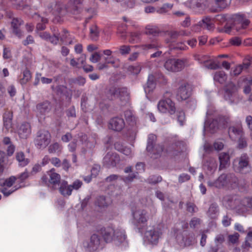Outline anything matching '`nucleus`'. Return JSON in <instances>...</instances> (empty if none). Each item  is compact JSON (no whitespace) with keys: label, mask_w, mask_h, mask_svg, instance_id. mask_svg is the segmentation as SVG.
Returning a JSON list of instances; mask_svg holds the SVG:
<instances>
[{"label":"nucleus","mask_w":252,"mask_h":252,"mask_svg":"<svg viewBox=\"0 0 252 252\" xmlns=\"http://www.w3.org/2000/svg\"><path fill=\"white\" fill-rule=\"evenodd\" d=\"M100 232L106 243L113 241L117 245L121 244L126 245L127 243L125 231L122 228L115 229L112 227H102Z\"/></svg>","instance_id":"1"},{"label":"nucleus","mask_w":252,"mask_h":252,"mask_svg":"<svg viewBox=\"0 0 252 252\" xmlns=\"http://www.w3.org/2000/svg\"><path fill=\"white\" fill-rule=\"evenodd\" d=\"M207 185L210 188L222 189L224 187L237 188L239 185V180L232 173L222 174L215 181L209 180Z\"/></svg>","instance_id":"2"},{"label":"nucleus","mask_w":252,"mask_h":252,"mask_svg":"<svg viewBox=\"0 0 252 252\" xmlns=\"http://www.w3.org/2000/svg\"><path fill=\"white\" fill-rule=\"evenodd\" d=\"M229 122L230 119L228 116H220L213 119L211 123L206 121L204 123V129L211 133H214L219 129L226 126Z\"/></svg>","instance_id":"3"},{"label":"nucleus","mask_w":252,"mask_h":252,"mask_svg":"<svg viewBox=\"0 0 252 252\" xmlns=\"http://www.w3.org/2000/svg\"><path fill=\"white\" fill-rule=\"evenodd\" d=\"M132 223L138 228L145 224L149 220L147 211L141 208H135L131 211Z\"/></svg>","instance_id":"4"},{"label":"nucleus","mask_w":252,"mask_h":252,"mask_svg":"<svg viewBox=\"0 0 252 252\" xmlns=\"http://www.w3.org/2000/svg\"><path fill=\"white\" fill-rule=\"evenodd\" d=\"M171 95L170 92H166L163 95L164 99L160 100L158 104V108L159 112L163 113H168L170 115L174 114L176 111L175 103L169 97Z\"/></svg>","instance_id":"5"},{"label":"nucleus","mask_w":252,"mask_h":252,"mask_svg":"<svg viewBox=\"0 0 252 252\" xmlns=\"http://www.w3.org/2000/svg\"><path fill=\"white\" fill-rule=\"evenodd\" d=\"M51 136L50 132L45 129L39 130L34 140V143L38 149H44L51 142Z\"/></svg>","instance_id":"6"},{"label":"nucleus","mask_w":252,"mask_h":252,"mask_svg":"<svg viewBox=\"0 0 252 252\" xmlns=\"http://www.w3.org/2000/svg\"><path fill=\"white\" fill-rule=\"evenodd\" d=\"M235 170L241 174H247L251 170L249 158L246 154H243L235 159L233 162Z\"/></svg>","instance_id":"7"},{"label":"nucleus","mask_w":252,"mask_h":252,"mask_svg":"<svg viewBox=\"0 0 252 252\" xmlns=\"http://www.w3.org/2000/svg\"><path fill=\"white\" fill-rule=\"evenodd\" d=\"M157 139V137L153 134L149 135L147 142V150L151 156L157 158L160 156L163 151V146L160 144H155V142Z\"/></svg>","instance_id":"8"},{"label":"nucleus","mask_w":252,"mask_h":252,"mask_svg":"<svg viewBox=\"0 0 252 252\" xmlns=\"http://www.w3.org/2000/svg\"><path fill=\"white\" fill-rule=\"evenodd\" d=\"M100 231V229L91 236L89 241L84 242L83 246L86 251L90 252H95L101 248L102 241L100 236H102Z\"/></svg>","instance_id":"9"},{"label":"nucleus","mask_w":252,"mask_h":252,"mask_svg":"<svg viewBox=\"0 0 252 252\" xmlns=\"http://www.w3.org/2000/svg\"><path fill=\"white\" fill-rule=\"evenodd\" d=\"M233 27L234 30L240 33H243V30L247 28L250 23V20L243 14L238 13L234 15Z\"/></svg>","instance_id":"10"},{"label":"nucleus","mask_w":252,"mask_h":252,"mask_svg":"<svg viewBox=\"0 0 252 252\" xmlns=\"http://www.w3.org/2000/svg\"><path fill=\"white\" fill-rule=\"evenodd\" d=\"M188 63L187 59L167 60L164 63V67L172 72L179 71L182 70Z\"/></svg>","instance_id":"11"},{"label":"nucleus","mask_w":252,"mask_h":252,"mask_svg":"<svg viewBox=\"0 0 252 252\" xmlns=\"http://www.w3.org/2000/svg\"><path fill=\"white\" fill-rule=\"evenodd\" d=\"M43 184L47 185L51 184L53 186L59 185L61 181L60 175L54 171L52 169L47 172V174L43 175L41 178Z\"/></svg>","instance_id":"12"},{"label":"nucleus","mask_w":252,"mask_h":252,"mask_svg":"<svg viewBox=\"0 0 252 252\" xmlns=\"http://www.w3.org/2000/svg\"><path fill=\"white\" fill-rule=\"evenodd\" d=\"M191 91V87L189 83H182L177 91V99L178 101H183L188 99L190 96Z\"/></svg>","instance_id":"13"},{"label":"nucleus","mask_w":252,"mask_h":252,"mask_svg":"<svg viewBox=\"0 0 252 252\" xmlns=\"http://www.w3.org/2000/svg\"><path fill=\"white\" fill-rule=\"evenodd\" d=\"M162 232L161 230L158 227H151L145 232V239L149 243L156 245Z\"/></svg>","instance_id":"14"},{"label":"nucleus","mask_w":252,"mask_h":252,"mask_svg":"<svg viewBox=\"0 0 252 252\" xmlns=\"http://www.w3.org/2000/svg\"><path fill=\"white\" fill-rule=\"evenodd\" d=\"M120 161V157L117 153L109 152L103 158V164L107 167L110 168L116 166Z\"/></svg>","instance_id":"15"},{"label":"nucleus","mask_w":252,"mask_h":252,"mask_svg":"<svg viewBox=\"0 0 252 252\" xmlns=\"http://www.w3.org/2000/svg\"><path fill=\"white\" fill-rule=\"evenodd\" d=\"M224 90L225 99L232 103L234 101V97L238 90V87L231 82L225 86Z\"/></svg>","instance_id":"16"},{"label":"nucleus","mask_w":252,"mask_h":252,"mask_svg":"<svg viewBox=\"0 0 252 252\" xmlns=\"http://www.w3.org/2000/svg\"><path fill=\"white\" fill-rule=\"evenodd\" d=\"M125 126L124 119L119 117L112 118L109 123V127L117 131H121Z\"/></svg>","instance_id":"17"},{"label":"nucleus","mask_w":252,"mask_h":252,"mask_svg":"<svg viewBox=\"0 0 252 252\" xmlns=\"http://www.w3.org/2000/svg\"><path fill=\"white\" fill-rule=\"evenodd\" d=\"M129 92L126 87L118 88L117 98L119 99V104L121 106L126 105L129 99Z\"/></svg>","instance_id":"18"},{"label":"nucleus","mask_w":252,"mask_h":252,"mask_svg":"<svg viewBox=\"0 0 252 252\" xmlns=\"http://www.w3.org/2000/svg\"><path fill=\"white\" fill-rule=\"evenodd\" d=\"M228 132L230 138L234 141L244 135L243 129L241 126L229 127Z\"/></svg>","instance_id":"19"},{"label":"nucleus","mask_w":252,"mask_h":252,"mask_svg":"<svg viewBox=\"0 0 252 252\" xmlns=\"http://www.w3.org/2000/svg\"><path fill=\"white\" fill-rule=\"evenodd\" d=\"M37 113L40 115L48 113L52 108L51 103L48 100L38 103L36 106Z\"/></svg>","instance_id":"20"},{"label":"nucleus","mask_w":252,"mask_h":252,"mask_svg":"<svg viewBox=\"0 0 252 252\" xmlns=\"http://www.w3.org/2000/svg\"><path fill=\"white\" fill-rule=\"evenodd\" d=\"M49 11L52 12L53 14L63 16L64 15L67 8L60 2H56L52 4L48 8Z\"/></svg>","instance_id":"21"},{"label":"nucleus","mask_w":252,"mask_h":252,"mask_svg":"<svg viewBox=\"0 0 252 252\" xmlns=\"http://www.w3.org/2000/svg\"><path fill=\"white\" fill-rule=\"evenodd\" d=\"M240 197L237 195L227 196L224 198V204L225 206L229 209L234 211L236 205L239 203Z\"/></svg>","instance_id":"22"},{"label":"nucleus","mask_w":252,"mask_h":252,"mask_svg":"<svg viewBox=\"0 0 252 252\" xmlns=\"http://www.w3.org/2000/svg\"><path fill=\"white\" fill-rule=\"evenodd\" d=\"M250 60H245L242 64H239L232 68L230 73L231 76H238L243 70H247L250 65Z\"/></svg>","instance_id":"23"},{"label":"nucleus","mask_w":252,"mask_h":252,"mask_svg":"<svg viewBox=\"0 0 252 252\" xmlns=\"http://www.w3.org/2000/svg\"><path fill=\"white\" fill-rule=\"evenodd\" d=\"M23 24V21L18 18H13L11 22V26L13 28V32L18 37L21 38L23 34L19 27Z\"/></svg>","instance_id":"24"},{"label":"nucleus","mask_w":252,"mask_h":252,"mask_svg":"<svg viewBox=\"0 0 252 252\" xmlns=\"http://www.w3.org/2000/svg\"><path fill=\"white\" fill-rule=\"evenodd\" d=\"M18 132L20 138H27L31 133L30 125L27 123L22 124L18 129Z\"/></svg>","instance_id":"25"},{"label":"nucleus","mask_w":252,"mask_h":252,"mask_svg":"<svg viewBox=\"0 0 252 252\" xmlns=\"http://www.w3.org/2000/svg\"><path fill=\"white\" fill-rule=\"evenodd\" d=\"M220 213L219 206L217 203H213L210 206L206 212L207 216L212 219H216Z\"/></svg>","instance_id":"26"},{"label":"nucleus","mask_w":252,"mask_h":252,"mask_svg":"<svg viewBox=\"0 0 252 252\" xmlns=\"http://www.w3.org/2000/svg\"><path fill=\"white\" fill-rule=\"evenodd\" d=\"M217 163L215 159L209 158L204 164V169L210 174L213 173L216 170Z\"/></svg>","instance_id":"27"},{"label":"nucleus","mask_w":252,"mask_h":252,"mask_svg":"<svg viewBox=\"0 0 252 252\" xmlns=\"http://www.w3.org/2000/svg\"><path fill=\"white\" fill-rule=\"evenodd\" d=\"M214 2L217 7L220 9H224L227 7L231 2V0H212V1H207L205 3V6H210Z\"/></svg>","instance_id":"28"},{"label":"nucleus","mask_w":252,"mask_h":252,"mask_svg":"<svg viewBox=\"0 0 252 252\" xmlns=\"http://www.w3.org/2000/svg\"><path fill=\"white\" fill-rule=\"evenodd\" d=\"M60 193L64 196H69L71 194L72 187L68 185L67 182L65 181H62L59 188Z\"/></svg>","instance_id":"29"},{"label":"nucleus","mask_w":252,"mask_h":252,"mask_svg":"<svg viewBox=\"0 0 252 252\" xmlns=\"http://www.w3.org/2000/svg\"><path fill=\"white\" fill-rule=\"evenodd\" d=\"M229 155L227 153H221L219 155L220 169L225 168L229 164Z\"/></svg>","instance_id":"30"},{"label":"nucleus","mask_w":252,"mask_h":252,"mask_svg":"<svg viewBox=\"0 0 252 252\" xmlns=\"http://www.w3.org/2000/svg\"><path fill=\"white\" fill-rule=\"evenodd\" d=\"M160 47V44L156 39H153L141 45L143 50H156Z\"/></svg>","instance_id":"31"},{"label":"nucleus","mask_w":252,"mask_h":252,"mask_svg":"<svg viewBox=\"0 0 252 252\" xmlns=\"http://www.w3.org/2000/svg\"><path fill=\"white\" fill-rule=\"evenodd\" d=\"M118 94V88L112 87L105 92V98L109 100H113L117 98Z\"/></svg>","instance_id":"32"},{"label":"nucleus","mask_w":252,"mask_h":252,"mask_svg":"<svg viewBox=\"0 0 252 252\" xmlns=\"http://www.w3.org/2000/svg\"><path fill=\"white\" fill-rule=\"evenodd\" d=\"M12 113L10 111L6 112L3 115V126L7 131L12 127Z\"/></svg>","instance_id":"33"},{"label":"nucleus","mask_w":252,"mask_h":252,"mask_svg":"<svg viewBox=\"0 0 252 252\" xmlns=\"http://www.w3.org/2000/svg\"><path fill=\"white\" fill-rule=\"evenodd\" d=\"M245 200V198L241 199L240 198L239 199V203L236 205V208L234 211L239 214H243L244 213L247 212L248 210L247 207V205L246 203L247 202Z\"/></svg>","instance_id":"34"},{"label":"nucleus","mask_w":252,"mask_h":252,"mask_svg":"<svg viewBox=\"0 0 252 252\" xmlns=\"http://www.w3.org/2000/svg\"><path fill=\"white\" fill-rule=\"evenodd\" d=\"M227 78V74L223 71H219L215 73L214 80L220 84H224Z\"/></svg>","instance_id":"35"},{"label":"nucleus","mask_w":252,"mask_h":252,"mask_svg":"<svg viewBox=\"0 0 252 252\" xmlns=\"http://www.w3.org/2000/svg\"><path fill=\"white\" fill-rule=\"evenodd\" d=\"M111 203L109 197L100 196L97 199L96 204L100 208H104L107 207Z\"/></svg>","instance_id":"36"},{"label":"nucleus","mask_w":252,"mask_h":252,"mask_svg":"<svg viewBox=\"0 0 252 252\" xmlns=\"http://www.w3.org/2000/svg\"><path fill=\"white\" fill-rule=\"evenodd\" d=\"M197 25L203 28H206L208 30H211L213 27V23L210 17H206L198 23Z\"/></svg>","instance_id":"37"},{"label":"nucleus","mask_w":252,"mask_h":252,"mask_svg":"<svg viewBox=\"0 0 252 252\" xmlns=\"http://www.w3.org/2000/svg\"><path fill=\"white\" fill-rule=\"evenodd\" d=\"M155 77L153 75L150 74L149 75L146 87L145 88V91L148 92L152 91L155 88Z\"/></svg>","instance_id":"38"},{"label":"nucleus","mask_w":252,"mask_h":252,"mask_svg":"<svg viewBox=\"0 0 252 252\" xmlns=\"http://www.w3.org/2000/svg\"><path fill=\"white\" fill-rule=\"evenodd\" d=\"M159 30L152 26H147L145 28V33L147 35H152L154 36H158L159 33Z\"/></svg>","instance_id":"39"},{"label":"nucleus","mask_w":252,"mask_h":252,"mask_svg":"<svg viewBox=\"0 0 252 252\" xmlns=\"http://www.w3.org/2000/svg\"><path fill=\"white\" fill-rule=\"evenodd\" d=\"M176 241L181 247L189 246V242L186 239V236L183 234H178L176 236Z\"/></svg>","instance_id":"40"},{"label":"nucleus","mask_w":252,"mask_h":252,"mask_svg":"<svg viewBox=\"0 0 252 252\" xmlns=\"http://www.w3.org/2000/svg\"><path fill=\"white\" fill-rule=\"evenodd\" d=\"M208 60L203 65L205 68L210 69H217L220 67L219 64L212 58L210 57Z\"/></svg>","instance_id":"41"},{"label":"nucleus","mask_w":252,"mask_h":252,"mask_svg":"<svg viewBox=\"0 0 252 252\" xmlns=\"http://www.w3.org/2000/svg\"><path fill=\"white\" fill-rule=\"evenodd\" d=\"M141 33L140 32H134L129 33V42L131 43H138L140 40Z\"/></svg>","instance_id":"42"},{"label":"nucleus","mask_w":252,"mask_h":252,"mask_svg":"<svg viewBox=\"0 0 252 252\" xmlns=\"http://www.w3.org/2000/svg\"><path fill=\"white\" fill-rule=\"evenodd\" d=\"M16 158L21 166H24L29 162L28 159L25 158L24 154L22 152L17 153Z\"/></svg>","instance_id":"43"},{"label":"nucleus","mask_w":252,"mask_h":252,"mask_svg":"<svg viewBox=\"0 0 252 252\" xmlns=\"http://www.w3.org/2000/svg\"><path fill=\"white\" fill-rule=\"evenodd\" d=\"M62 149V146L57 142L51 144L48 147V152L49 153H59Z\"/></svg>","instance_id":"44"},{"label":"nucleus","mask_w":252,"mask_h":252,"mask_svg":"<svg viewBox=\"0 0 252 252\" xmlns=\"http://www.w3.org/2000/svg\"><path fill=\"white\" fill-rule=\"evenodd\" d=\"M115 148L121 152H122L124 155L126 156H129L131 154V150L130 148L125 147H122V146H121L120 144L118 143H115L114 145Z\"/></svg>","instance_id":"45"},{"label":"nucleus","mask_w":252,"mask_h":252,"mask_svg":"<svg viewBox=\"0 0 252 252\" xmlns=\"http://www.w3.org/2000/svg\"><path fill=\"white\" fill-rule=\"evenodd\" d=\"M99 31L96 25H93L90 28V36L92 40L96 41L99 36Z\"/></svg>","instance_id":"46"},{"label":"nucleus","mask_w":252,"mask_h":252,"mask_svg":"<svg viewBox=\"0 0 252 252\" xmlns=\"http://www.w3.org/2000/svg\"><path fill=\"white\" fill-rule=\"evenodd\" d=\"M83 0H69V4L70 5V10L78 11L81 8L80 4Z\"/></svg>","instance_id":"47"},{"label":"nucleus","mask_w":252,"mask_h":252,"mask_svg":"<svg viewBox=\"0 0 252 252\" xmlns=\"http://www.w3.org/2000/svg\"><path fill=\"white\" fill-rule=\"evenodd\" d=\"M126 68L130 74L133 75H137L141 70V67L139 65H129Z\"/></svg>","instance_id":"48"},{"label":"nucleus","mask_w":252,"mask_h":252,"mask_svg":"<svg viewBox=\"0 0 252 252\" xmlns=\"http://www.w3.org/2000/svg\"><path fill=\"white\" fill-rule=\"evenodd\" d=\"M60 33L59 32H54V35L51 36L50 35V37L48 41L54 45H57L60 40Z\"/></svg>","instance_id":"49"},{"label":"nucleus","mask_w":252,"mask_h":252,"mask_svg":"<svg viewBox=\"0 0 252 252\" xmlns=\"http://www.w3.org/2000/svg\"><path fill=\"white\" fill-rule=\"evenodd\" d=\"M162 178L158 175L150 176L147 179V182L151 184H156L161 181Z\"/></svg>","instance_id":"50"},{"label":"nucleus","mask_w":252,"mask_h":252,"mask_svg":"<svg viewBox=\"0 0 252 252\" xmlns=\"http://www.w3.org/2000/svg\"><path fill=\"white\" fill-rule=\"evenodd\" d=\"M240 235L235 232L232 234H230L228 236V242L231 244H234L238 242Z\"/></svg>","instance_id":"51"},{"label":"nucleus","mask_w":252,"mask_h":252,"mask_svg":"<svg viewBox=\"0 0 252 252\" xmlns=\"http://www.w3.org/2000/svg\"><path fill=\"white\" fill-rule=\"evenodd\" d=\"M23 77L21 79V84H26L29 80L31 78V74L30 71L27 69L23 71Z\"/></svg>","instance_id":"52"},{"label":"nucleus","mask_w":252,"mask_h":252,"mask_svg":"<svg viewBox=\"0 0 252 252\" xmlns=\"http://www.w3.org/2000/svg\"><path fill=\"white\" fill-rule=\"evenodd\" d=\"M16 178L14 176H11L10 178L7 179L2 183L3 187L10 188L11 187L14 183L15 182Z\"/></svg>","instance_id":"53"},{"label":"nucleus","mask_w":252,"mask_h":252,"mask_svg":"<svg viewBox=\"0 0 252 252\" xmlns=\"http://www.w3.org/2000/svg\"><path fill=\"white\" fill-rule=\"evenodd\" d=\"M39 19L41 23H37L36 25V30L37 31H42L45 29V24L48 22V20L47 19L43 17H39Z\"/></svg>","instance_id":"54"},{"label":"nucleus","mask_w":252,"mask_h":252,"mask_svg":"<svg viewBox=\"0 0 252 252\" xmlns=\"http://www.w3.org/2000/svg\"><path fill=\"white\" fill-rule=\"evenodd\" d=\"M173 6V4L170 3H165L162 7L158 9L157 12L158 13H164L168 11L169 9H171Z\"/></svg>","instance_id":"55"},{"label":"nucleus","mask_w":252,"mask_h":252,"mask_svg":"<svg viewBox=\"0 0 252 252\" xmlns=\"http://www.w3.org/2000/svg\"><path fill=\"white\" fill-rule=\"evenodd\" d=\"M65 113L68 118H75L76 117V111L74 106H71L67 109Z\"/></svg>","instance_id":"56"},{"label":"nucleus","mask_w":252,"mask_h":252,"mask_svg":"<svg viewBox=\"0 0 252 252\" xmlns=\"http://www.w3.org/2000/svg\"><path fill=\"white\" fill-rule=\"evenodd\" d=\"M124 114L126 119L128 122L134 123L135 119L131 111H126Z\"/></svg>","instance_id":"57"},{"label":"nucleus","mask_w":252,"mask_h":252,"mask_svg":"<svg viewBox=\"0 0 252 252\" xmlns=\"http://www.w3.org/2000/svg\"><path fill=\"white\" fill-rule=\"evenodd\" d=\"M119 51L121 55H126L128 54L130 51V46L128 45H122L120 47Z\"/></svg>","instance_id":"58"},{"label":"nucleus","mask_w":252,"mask_h":252,"mask_svg":"<svg viewBox=\"0 0 252 252\" xmlns=\"http://www.w3.org/2000/svg\"><path fill=\"white\" fill-rule=\"evenodd\" d=\"M137 175L134 172L126 176H124L122 177V180L126 183L131 182L135 178H137Z\"/></svg>","instance_id":"59"},{"label":"nucleus","mask_w":252,"mask_h":252,"mask_svg":"<svg viewBox=\"0 0 252 252\" xmlns=\"http://www.w3.org/2000/svg\"><path fill=\"white\" fill-rule=\"evenodd\" d=\"M168 34L170 37V39H166V41L167 43L173 41L175 39L177 38L179 36L178 31H171L168 32Z\"/></svg>","instance_id":"60"},{"label":"nucleus","mask_w":252,"mask_h":252,"mask_svg":"<svg viewBox=\"0 0 252 252\" xmlns=\"http://www.w3.org/2000/svg\"><path fill=\"white\" fill-rule=\"evenodd\" d=\"M101 55L99 52H94L90 58V61L93 63H96L99 62L101 59Z\"/></svg>","instance_id":"61"},{"label":"nucleus","mask_w":252,"mask_h":252,"mask_svg":"<svg viewBox=\"0 0 252 252\" xmlns=\"http://www.w3.org/2000/svg\"><path fill=\"white\" fill-rule=\"evenodd\" d=\"M187 210L189 213H193L197 211V208L196 205L191 202H188L186 204Z\"/></svg>","instance_id":"62"},{"label":"nucleus","mask_w":252,"mask_h":252,"mask_svg":"<svg viewBox=\"0 0 252 252\" xmlns=\"http://www.w3.org/2000/svg\"><path fill=\"white\" fill-rule=\"evenodd\" d=\"M72 82L74 84H76L79 86H84L86 83V79L82 77H78L77 78L73 79Z\"/></svg>","instance_id":"63"},{"label":"nucleus","mask_w":252,"mask_h":252,"mask_svg":"<svg viewBox=\"0 0 252 252\" xmlns=\"http://www.w3.org/2000/svg\"><path fill=\"white\" fill-rule=\"evenodd\" d=\"M210 57L206 56V55H198L195 57V60L198 61L199 63L203 64L209 61V59Z\"/></svg>","instance_id":"64"}]
</instances>
